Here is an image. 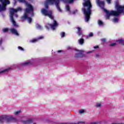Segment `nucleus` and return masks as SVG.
I'll return each instance as SVG.
<instances>
[{
	"instance_id": "nucleus-12",
	"label": "nucleus",
	"mask_w": 124,
	"mask_h": 124,
	"mask_svg": "<svg viewBox=\"0 0 124 124\" xmlns=\"http://www.w3.org/2000/svg\"><path fill=\"white\" fill-rule=\"evenodd\" d=\"M76 29L78 30L77 34L78 36H82L83 37V35L82 28H81L80 27H76Z\"/></svg>"
},
{
	"instance_id": "nucleus-26",
	"label": "nucleus",
	"mask_w": 124,
	"mask_h": 124,
	"mask_svg": "<svg viewBox=\"0 0 124 124\" xmlns=\"http://www.w3.org/2000/svg\"><path fill=\"white\" fill-rule=\"evenodd\" d=\"M66 9L67 11H68V12H69V13H70L71 11H70L69 5H66Z\"/></svg>"
},
{
	"instance_id": "nucleus-43",
	"label": "nucleus",
	"mask_w": 124,
	"mask_h": 124,
	"mask_svg": "<svg viewBox=\"0 0 124 124\" xmlns=\"http://www.w3.org/2000/svg\"><path fill=\"white\" fill-rule=\"evenodd\" d=\"M1 42H2V40L1 39Z\"/></svg>"
},
{
	"instance_id": "nucleus-8",
	"label": "nucleus",
	"mask_w": 124,
	"mask_h": 124,
	"mask_svg": "<svg viewBox=\"0 0 124 124\" xmlns=\"http://www.w3.org/2000/svg\"><path fill=\"white\" fill-rule=\"evenodd\" d=\"M41 12L44 16H48L51 19H54V16H53L52 11H47L46 9H42Z\"/></svg>"
},
{
	"instance_id": "nucleus-35",
	"label": "nucleus",
	"mask_w": 124,
	"mask_h": 124,
	"mask_svg": "<svg viewBox=\"0 0 124 124\" xmlns=\"http://www.w3.org/2000/svg\"><path fill=\"white\" fill-rule=\"evenodd\" d=\"M21 117H22V118H24L26 117V116L24 115V114H22Z\"/></svg>"
},
{
	"instance_id": "nucleus-38",
	"label": "nucleus",
	"mask_w": 124,
	"mask_h": 124,
	"mask_svg": "<svg viewBox=\"0 0 124 124\" xmlns=\"http://www.w3.org/2000/svg\"><path fill=\"white\" fill-rule=\"evenodd\" d=\"M60 52H62V50H58V52L60 53Z\"/></svg>"
},
{
	"instance_id": "nucleus-2",
	"label": "nucleus",
	"mask_w": 124,
	"mask_h": 124,
	"mask_svg": "<svg viewBox=\"0 0 124 124\" xmlns=\"http://www.w3.org/2000/svg\"><path fill=\"white\" fill-rule=\"evenodd\" d=\"M19 3H24L26 5L27 8H26L24 16L22 17V18L27 19L28 22L31 23L32 21V18L31 17H29V14H30L31 16H33V7L31 4H29L26 0H18Z\"/></svg>"
},
{
	"instance_id": "nucleus-37",
	"label": "nucleus",
	"mask_w": 124,
	"mask_h": 124,
	"mask_svg": "<svg viewBox=\"0 0 124 124\" xmlns=\"http://www.w3.org/2000/svg\"><path fill=\"white\" fill-rule=\"evenodd\" d=\"M96 57H97V58H98L99 57V55L98 54H96Z\"/></svg>"
},
{
	"instance_id": "nucleus-41",
	"label": "nucleus",
	"mask_w": 124,
	"mask_h": 124,
	"mask_svg": "<svg viewBox=\"0 0 124 124\" xmlns=\"http://www.w3.org/2000/svg\"><path fill=\"white\" fill-rule=\"evenodd\" d=\"M91 51H89V52H88L87 53H91Z\"/></svg>"
},
{
	"instance_id": "nucleus-32",
	"label": "nucleus",
	"mask_w": 124,
	"mask_h": 124,
	"mask_svg": "<svg viewBox=\"0 0 124 124\" xmlns=\"http://www.w3.org/2000/svg\"><path fill=\"white\" fill-rule=\"evenodd\" d=\"M106 1L108 4H111V0H106Z\"/></svg>"
},
{
	"instance_id": "nucleus-1",
	"label": "nucleus",
	"mask_w": 124,
	"mask_h": 124,
	"mask_svg": "<svg viewBox=\"0 0 124 124\" xmlns=\"http://www.w3.org/2000/svg\"><path fill=\"white\" fill-rule=\"evenodd\" d=\"M96 3L106 13V18L109 19L110 16H118L124 13V6H121V5H116V8L117 11H108L106 9H104L105 2L104 1H100V0H96Z\"/></svg>"
},
{
	"instance_id": "nucleus-29",
	"label": "nucleus",
	"mask_w": 124,
	"mask_h": 124,
	"mask_svg": "<svg viewBox=\"0 0 124 124\" xmlns=\"http://www.w3.org/2000/svg\"><path fill=\"white\" fill-rule=\"evenodd\" d=\"M85 109H79V113H84Z\"/></svg>"
},
{
	"instance_id": "nucleus-45",
	"label": "nucleus",
	"mask_w": 124,
	"mask_h": 124,
	"mask_svg": "<svg viewBox=\"0 0 124 124\" xmlns=\"http://www.w3.org/2000/svg\"><path fill=\"white\" fill-rule=\"evenodd\" d=\"M76 51H78V50L77 49Z\"/></svg>"
},
{
	"instance_id": "nucleus-15",
	"label": "nucleus",
	"mask_w": 124,
	"mask_h": 124,
	"mask_svg": "<svg viewBox=\"0 0 124 124\" xmlns=\"http://www.w3.org/2000/svg\"><path fill=\"white\" fill-rule=\"evenodd\" d=\"M11 31L12 32V33H13V34H15V35H16V36H19V34L16 29L12 28V29H11Z\"/></svg>"
},
{
	"instance_id": "nucleus-22",
	"label": "nucleus",
	"mask_w": 124,
	"mask_h": 124,
	"mask_svg": "<svg viewBox=\"0 0 124 124\" xmlns=\"http://www.w3.org/2000/svg\"><path fill=\"white\" fill-rule=\"evenodd\" d=\"M36 28L37 29H39V30H41L42 29H43L42 26L40 25V24H36Z\"/></svg>"
},
{
	"instance_id": "nucleus-9",
	"label": "nucleus",
	"mask_w": 124,
	"mask_h": 124,
	"mask_svg": "<svg viewBox=\"0 0 124 124\" xmlns=\"http://www.w3.org/2000/svg\"><path fill=\"white\" fill-rule=\"evenodd\" d=\"M1 14L2 12H5L6 10V6L8 4H10L9 0H1Z\"/></svg>"
},
{
	"instance_id": "nucleus-4",
	"label": "nucleus",
	"mask_w": 124,
	"mask_h": 124,
	"mask_svg": "<svg viewBox=\"0 0 124 124\" xmlns=\"http://www.w3.org/2000/svg\"><path fill=\"white\" fill-rule=\"evenodd\" d=\"M60 0L62 1L64 3H72L74 1V0H46V2H45V6L46 7V9H48L49 4H55L57 10L59 12H62V10L61 9L59 5Z\"/></svg>"
},
{
	"instance_id": "nucleus-30",
	"label": "nucleus",
	"mask_w": 124,
	"mask_h": 124,
	"mask_svg": "<svg viewBox=\"0 0 124 124\" xmlns=\"http://www.w3.org/2000/svg\"><path fill=\"white\" fill-rule=\"evenodd\" d=\"M18 49H19V50H21V51H24V48L21 47V46H18Z\"/></svg>"
},
{
	"instance_id": "nucleus-33",
	"label": "nucleus",
	"mask_w": 124,
	"mask_h": 124,
	"mask_svg": "<svg viewBox=\"0 0 124 124\" xmlns=\"http://www.w3.org/2000/svg\"><path fill=\"white\" fill-rule=\"evenodd\" d=\"M111 124H124V123H118L113 122Z\"/></svg>"
},
{
	"instance_id": "nucleus-11",
	"label": "nucleus",
	"mask_w": 124,
	"mask_h": 124,
	"mask_svg": "<svg viewBox=\"0 0 124 124\" xmlns=\"http://www.w3.org/2000/svg\"><path fill=\"white\" fill-rule=\"evenodd\" d=\"M21 122L23 124H31L33 122V119L32 118H29L26 120H21Z\"/></svg>"
},
{
	"instance_id": "nucleus-18",
	"label": "nucleus",
	"mask_w": 124,
	"mask_h": 124,
	"mask_svg": "<svg viewBox=\"0 0 124 124\" xmlns=\"http://www.w3.org/2000/svg\"><path fill=\"white\" fill-rule=\"evenodd\" d=\"M78 43L80 45H83V43H84V39H79L78 40Z\"/></svg>"
},
{
	"instance_id": "nucleus-17",
	"label": "nucleus",
	"mask_w": 124,
	"mask_h": 124,
	"mask_svg": "<svg viewBox=\"0 0 124 124\" xmlns=\"http://www.w3.org/2000/svg\"><path fill=\"white\" fill-rule=\"evenodd\" d=\"M57 124H85L84 122H78V123H57Z\"/></svg>"
},
{
	"instance_id": "nucleus-40",
	"label": "nucleus",
	"mask_w": 124,
	"mask_h": 124,
	"mask_svg": "<svg viewBox=\"0 0 124 124\" xmlns=\"http://www.w3.org/2000/svg\"><path fill=\"white\" fill-rule=\"evenodd\" d=\"M15 0V2L14 4H15V5H16V0Z\"/></svg>"
},
{
	"instance_id": "nucleus-13",
	"label": "nucleus",
	"mask_w": 124,
	"mask_h": 124,
	"mask_svg": "<svg viewBox=\"0 0 124 124\" xmlns=\"http://www.w3.org/2000/svg\"><path fill=\"white\" fill-rule=\"evenodd\" d=\"M84 55H83V51L80 50H79L78 53H76L75 54V57L76 58H79V57H83Z\"/></svg>"
},
{
	"instance_id": "nucleus-27",
	"label": "nucleus",
	"mask_w": 124,
	"mask_h": 124,
	"mask_svg": "<svg viewBox=\"0 0 124 124\" xmlns=\"http://www.w3.org/2000/svg\"><path fill=\"white\" fill-rule=\"evenodd\" d=\"M119 43H121V44H123L124 45V40H119L118 41Z\"/></svg>"
},
{
	"instance_id": "nucleus-25",
	"label": "nucleus",
	"mask_w": 124,
	"mask_h": 124,
	"mask_svg": "<svg viewBox=\"0 0 124 124\" xmlns=\"http://www.w3.org/2000/svg\"><path fill=\"white\" fill-rule=\"evenodd\" d=\"M60 35L61 38H64L65 37V33H64V32H61V33H60Z\"/></svg>"
},
{
	"instance_id": "nucleus-34",
	"label": "nucleus",
	"mask_w": 124,
	"mask_h": 124,
	"mask_svg": "<svg viewBox=\"0 0 124 124\" xmlns=\"http://www.w3.org/2000/svg\"><path fill=\"white\" fill-rule=\"evenodd\" d=\"M101 41L103 42H106V39H101Z\"/></svg>"
},
{
	"instance_id": "nucleus-24",
	"label": "nucleus",
	"mask_w": 124,
	"mask_h": 124,
	"mask_svg": "<svg viewBox=\"0 0 124 124\" xmlns=\"http://www.w3.org/2000/svg\"><path fill=\"white\" fill-rule=\"evenodd\" d=\"M9 31V29L8 28H3L2 29V31L4 32V33H7V32H8Z\"/></svg>"
},
{
	"instance_id": "nucleus-20",
	"label": "nucleus",
	"mask_w": 124,
	"mask_h": 124,
	"mask_svg": "<svg viewBox=\"0 0 124 124\" xmlns=\"http://www.w3.org/2000/svg\"><path fill=\"white\" fill-rule=\"evenodd\" d=\"M93 33H90V34H89L88 36H87L86 37V39H90V38L93 37Z\"/></svg>"
},
{
	"instance_id": "nucleus-19",
	"label": "nucleus",
	"mask_w": 124,
	"mask_h": 124,
	"mask_svg": "<svg viewBox=\"0 0 124 124\" xmlns=\"http://www.w3.org/2000/svg\"><path fill=\"white\" fill-rule=\"evenodd\" d=\"M21 112H22V110L21 109H19L18 110L14 111V114H15V115H18L20 114V113H21Z\"/></svg>"
},
{
	"instance_id": "nucleus-6",
	"label": "nucleus",
	"mask_w": 124,
	"mask_h": 124,
	"mask_svg": "<svg viewBox=\"0 0 124 124\" xmlns=\"http://www.w3.org/2000/svg\"><path fill=\"white\" fill-rule=\"evenodd\" d=\"M23 66H26V62H21V63H19V64H14L12 66H11V67H8L5 69L1 70V75H2L3 74H8L10 70L13 69L14 67H17V68L20 69L21 67H23Z\"/></svg>"
},
{
	"instance_id": "nucleus-5",
	"label": "nucleus",
	"mask_w": 124,
	"mask_h": 124,
	"mask_svg": "<svg viewBox=\"0 0 124 124\" xmlns=\"http://www.w3.org/2000/svg\"><path fill=\"white\" fill-rule=\"evenodd\" d=\"M22 9L21 7H18L17 9H11L10 13V21L13 23V25L15 27H19L18 25L16 23V21H15L14 16H16V17H18V16L17 14H15V13H17L18 11H22Z\"/></svg>"
},
{
	"instance_id": "nucleus-39",
	"label": "nucleus",
	"mask_w": 124,
	"mask_h": 124,
	"mask_svg": "<svg viewBox=\"0 0 124 124\" xmlns=\"http://www.w3.org/2000/svg\"><path fill=\"white\" fill-rule=\"evenodd\" d=\"M98 46H94V48H98Z\"/></svg>"
},
{
	"instance_id": "nucleus-14",
	"label": "nucleus",
	"mask_w": 124,
	"mask_h": 124,
	"mask_svg": "<svg viewBox=\"0 0 124 124\" xmlns=\"http://www.w3.org/2000/svg\"><path fill=\"white\" fill-rule=\"evenodd\" d=\"M42 39H44V37L43 36H41L40 37H39L37 39H34L33 40H31L30 41V42H36L38 40H42Z\"/></svg>"
},
{
	"instance_id": "nucleus-28",
	"label": "nucleus",
	"mask_w": 124,
	"mask_h": 124,
	"mask_svg": "<svg viewBox=\"0 0 124 124\" xmlns=\"http://www.w3.org/2000/svg\"><path fill=\"white\" fill-rule=\"evenodd\" d=\"M118 21H119L118 18L116 17H114V18L113 19V22H115V23L118 22Z\"/></svg>"
},
{
	"instance_id": "nucleus-21",
	"label": "nucleus",
	"mask_w": 124,
	"mask_h": 124,
	"mask_svg": "<svg viewBox=\"0 0 124 124\" xmlns=\"http://www.w3.org/2000/svg\"><path fill=\"white\" fill-rule=\"evenodd\" d=\"M101 106H102L101 103H97L95 105V107H96V108H100V107H101Z\"/></svg>"
},
{
	"instance_id": "nucleus-31",
	"label": "nucleus",
	"mask_w": 124,
	"mask_h": 124,
	"mask_svg": "<svg viewBox=\"0 0 124 124\" xmlns=\"http://www.w3.org/2000/svg\"><path fill=\"white\" fill-rule=\"evenodd\" d=\"M116 43H113V44H110V46H116Z\"/></svg>"
},
{
	"instance_id": "nucleus-16",
	"label": "nucleus",
	"mask_w": 124,
	"mask_h": 124,
	"mask_svg": "<svg viewBox=\"0 0 124 124\" xmlns=\"http://www.w3.org/2000/svg\"><path fill=\"white\" fill-rule=\"evenodd\" d=\"M98 24L100 27H103L105 25V23H104L103 21H102L100 19H98Z\"/></svg>"
},
{
	"instance_id": "nucleus-10",
	"label": "nucleus",
	"mask_w": 124,
	"mask_h": 124,
	"mask_svg": "<svg viewBox=\"0 0 124 124\" xmlns=\"http://www.w3.org/2000/svg\"><path fill=\"white\" fill-rule=\"evenodd\" d=\"M58 26V24L56 20H53V24H46L45 25L46 28L47 29V30H49V27H50L52 30H55L56 27Z\"/></svg>"
},
{
	"instance_id": "nucleus-3",
	"label": "nucleus",
	"mask_w": 124,
	"mask_h": 124,
	"mask_svg": "<svg viewBox=\"0 0 124 124\" xmlns=\"http://www.w3.org/2000/svg\"><path fill=\"white\" fill-rule=\"evenodd\" d=\"M84 3H83L84 7H87L86 8H82V10L85 15V19L86 22L89 21L90 16L92 14V5L90 0H85Z\"/></svg>"
},
{
	"instance_id": "nucleus-44",
	"label": "nucleus",
	"mask_w": 124,
	"mask_h": 124,
	"mask_svg": "<svg viewBox=\"0 0 124 124\" xmlns=\"http://www.w3.org/2000/svg\"><path fill=\"white\" fill-rule=\"evenodd\" d=\"M2 49H4V47H2Z\"/></svg>"
},
{
	"instance_id": "nucleus-36",
	"label": "nucleus",
	"mask_w": 124,
	"mask_h": 124,
	"mask_svg": "<svg viewBox=\"0 0 124 124\" xmlns=\"http://www.w3.org/2000/svg\"><path fill=\"white\" fill-rule=\"evenodd\" d=\"M78 12V10H75V11H74L73 12V14H75V13H77Z\"/></svg>"
},
{
	"instance_id": "nucleus-7",
	"label": "nucleus",
	"mask_w": 124,
	"mask_h": 124,
	"mask_svg": "<svg viewBox=\"0 0 124 124\" xmlns=\"http://www.w3.org/2000/svg\"><path fill=\"white\" fill-rule=\"evenodd\" d=\"M17 122L18 119L13 115H1V123L3 122Z\"/></svg>"
},
{
	"instance_id": "nucleus-23",
	"label": "nucleus",
	"mask_w": 124,
	"mask_h": 124,
	"mask_svg": "<svg viewBox=\"0 0 124 124\" xmlns=\"http://www.w3.org/2000/svg\"><path fill=\"white\" fill-rule=\"evenodd\" d=\"M101 123V121H95L94 122H91V123H89V124H100Z\"/></svg>"
},
{
	"instance_id": "nucleus-42",
	"label": "nucleus",
	"mask_w": 124,
	"mask_h": 124,
	"mask_svg": "<svg viewBox=\"0 0 124 124\" xmlns=\"http://www.w3.org/2000/svg\"><path fill=\"white\" fill-rule=\"evenodd\" d=\"M33 124H36V123H33Z\"/></svg>"
}]
</instances>
